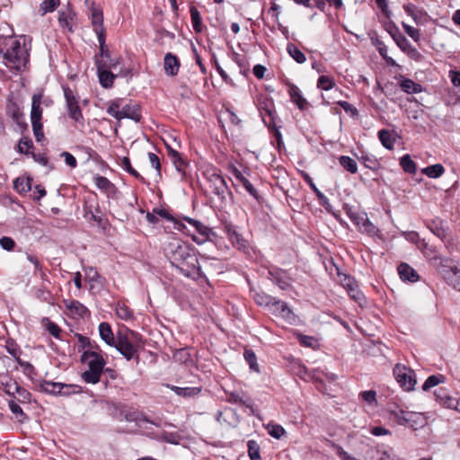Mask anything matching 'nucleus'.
<instances>
[{
  "label": "nucleus",
  "mask_w": 460,
  "mask_h": 460,
  "mask_svg": "<svg viewBox=\"0 0 460 460\" xmlns=\"http://www.w3.org/2000/svg\"><path fill=\"white\" fill-rule=\"evenodd\" d=\"M270 279L280 289L288 290L291 288L292 279L288 274L280 269L269 271Z\"/></svg>",
  "instance_id": "obj_14"
},
{
  "label": "nucleus",
  "mask_w": 460,
  "mask_h": 460,
  "mask_svg": "<svg viewBox=\"0 0 460 460\" xmlns=\"http://www.w3.org/2000/svg\"><path fill=\"white\" fill-rule=\"evenodd\" d=\"M169 155L178 172L185 173L186 162L182 159L180 153L175 150L169 149Z\"/></svg>",
  "instance_id": "obj_45"
},
{
  "label": "nucleus",
  "mask_w": 460,
  "mask_h": 460,
  "mask_svg": "<svg viewBox=\"0 0 460 460\" xmlns=\"http://www.w3.org/2000/svg\"><path fill=\"white\" fill-rule=\"evenodd\" d=\"M399 85L406 93H420L423 91L421 84L415 83L411 79L401 76Z\"/></svg>",
  "instance_id": "obj_30"
},
{
  "label": "nucleus",
  "mask_w": 460,
  "mask_h": 460,
  "mask_svg": "<svg viewBox=\"0 0 460 460\" xmlns=\"http://www.w3.org/2000/svg\"><path fill=\"white\" fill-rule=\"evenodd\" d=\"M100 84L104 88H111L113 85L116 75L106 69H97Z\"/></svg>",
  "instance_id": "obj_38"
},
{
  "label": "nucleus",
  "mask_w": 460,
  "mask_h": 460,
  "mask_svg": "<svg viewBox=\"0 0 460 460\" xmlns=\"http://www.w3.org/2000/svg\"><path fill=\"white\" fill-rule=\"evenodd\" d=\"M60 4V0H43L40 4L41 15L51 13L56 10Z\"/></svg>",
  "instance_id": "obj_54"
},
{
  "label": "nucleus",
  "mask_w": 460,
  "mask_h": 460,
  "mask_svg": "<svg viewBox=\"0 0 460 460\" xmlns=\"http://www.w3.org/2000/svg\"><path fill=\"white\" fill-rule=\"evenodd\" d=\"M358 219L362 221V227L360 228L363 232L367 233L370 236H374L377 234L378 229L376 226L369 221L367 215L359 216Z\"/></svg>",
  "instance_id": "obj_47"
},
{
  "label": "nucleus",
  "mask_w": 460,
  "mask_h": 460,
  "mask_svg": "<svg viewBox=\"0 0 460 460\" xmlns=\"http://www.w3.org/2000/svg\"><path fill=\"white\" fill-rule=\"evenodd\" d=\"M234 175L237 181L247 190V192H249L251 196H252L259 203H261L262 198L257 190L253 187V185L250 182V181L244 177L243 174L237 169L234 170Z\"/></svg>",
  "instance_id": "obj_22"
},
{
  "label": "nucleus",
  "mask_w": 460,
  "mask_h": 460,
  "mask_svg": "<svg viewBox=\"0 0 460 460\" xmlns=\"http://www.w3.org/2000/svg\"><path fill=\"white\" fill-rule=\"evenodd\" d=\"M248 454L251 460H261L260 456V447L254 440H249L247 443Z\"/></svg>",
  "instance_id": "obj_58"
},
{
  "label": "nucleus",
  "mask_w": 460,
  "mask_h": 460,
  "mask_svg": "<svg viewBox=\"0 0 460 460\" xmlns=\"http://www.w3.org/2000/svg\"><path fill=\"white\" fill-rule=\"evenodd\" d=\"M42 94L35 93L31 98V121H41L42 118Z\"/></svg>",
  "instance_id": "obj_26"
},
{
  "label": "nucleus",
  "mask_w": 460,
  "mask_h": 460,
  "mask_svg": "<svg viewBox=\"0 0 460 460\" xmlns=\"http://www.w3.org/2000/svg\"><path fill=\"white\" fill-rule=\"evenodd\" d=\"M17 363L22 368V372L31 380L34 379V376H36L35 367L27 361H23L22 359L18 360Z\"/></svg>",
  "instance_id": "obj_62"
},
{
  "label": "nucleus",
  "mask_w": 460,
  "mask_h": 460,
  "mask_svg": "<svg viewBox=\"0 0 460 460\" xmlns=\"http://www.w3.org/2000/svg\"><path fill=\"white\" fill-rule=\"evenodd\" d=\"M81 361L88 364V370L82 374V379L87 384L99 383L106 365L103 357L94 350L87 349L81 355Z\"/></svg>",
  "instance_id": "obj_2"
},
{
  "label": "nucleus",
  "mask_w": 460,
  "mask_h": 460,
  "mask_svg": "<svg viewBox=\"0 0 460 460\" xmlns=\"http://www.w3.org/2000/svg\"><path fill=\"white\" fill-rule=\"evenodd\" d=\"M182 220L187 222L193 230L191 231L185 226V229L181 231L190 235L195 243L201 244L207 241L211 232L209 227L205 226L199 220H196L189 217H183Z\"/></svg>",
  "instance_id": "obj_5"
},
{
  "label": "nucleus",
  "mask_w": 460,
  "mask_h": 460,
  "mask_svg": "<svg viewBox=\"0 0 460 460\" xmlns=\"http://www.w3.org/2000/svg\"><path fill=\"white\" fill-rule=\"evenodd\" d=\"M5 46L7 47L5 51L0 50V53L3 54L4 64L10 70L20 71L28 61L29 54L27 50L15 39H10Z\"/></svg>",
  "instance_id": "obj_1"
},
{
  "label": "nucleus",
  "mask_w": 460,
  "mask_h": 460,
  "mask_svg": "<svg viewBox=\"0 0 460 460\" xmlns=\"http://www.w3.org/2000/svg\"><path fill=\"white\" fill-rule=\"evenodd\" d=\"M376 46L378 50V53L385 60L387 65L392 66H396V62L394 61V59H393L391 57L387 55V47L383 41L376 40Z\"/></svg>",
  "instance_id": "obj_48"
},
{
  "label": "nucleus",
  "mask_w": 460,
  "mask_h": 460,
  "mask_svg": "<svg viewBox=\"0 0 460 460\" xmlns=\"http://www.w3.org/2000/svg\"><path fill=\"white\" fill-rule=\"evenodd\" d=\"M427 226L440 240H446L448 232V226L446 222L440 218H435L427 222Z\"/></svg>",
  "instance_id": "obj_17"
},
{
  "label": "nucleus",
  "mask_w": 460,
  "mask_h": 460,
  "mask_svg": "<svg viewBox=\"0 0 460 460\" xmlns=\"http://www.w3.org/2000/svg\"><path fill=\"white\" fill-rule=\"evenodd\" d=\"M267 429L271 437L278 439L280 438L285 434L284 428L278 424H269Z\"/></svg>",
  "instance_id": "obj_63"
},
{
  "label": "nucleus",
  "mask_w": 460,
  "mask_h": 460,
  "mask_svg": "<svg viewBox=\"0 0 460 460\" xmlns=\"http://www.w3.org/2000/svg\"><path fill=\"white\" fill-rule=\"evenodd\" d=\"M445 172V168L440 164L427 166L421 170V172L429 178L436 179L440 177Z\"/></svg>",
  "instance_id": "obj_40"
},
{
  "label": "nucleus",
  "mask_w": 460,
  "mask_h": 460,
  "mask_svg": "<svg viewBox=\"0 0 460 460\" xmlns=\"http://www.w3.org/2000/svg\"><path fill=\"white\" fill-rule=\"evenodd\" d=\"M18 385H19L15 380L6 375L3 376L0 379V388L9 395L13 396L15 394V392H17L18 389Z\"/></svg>",
  "instance_id": "obj_34"
},
{
  "label": "nucleus",
  "mask_w": 460,
  "mask_h": 460,
  "mask_svg": "<svg viewBox=\"0 0 460 460\" xmlns=\"http://www.w3.org/2000/svg\"><path fill=\"white\" fill-rule=\"evenodd\" d=\"M245 361L249 364L250 368L254 372H260V367L257 363V357L253 350L245 349L243 352Z\"/></svg>",
  "instance_id": "obj_49"
},
{
  "label": "nucleus",
  "mask_w": 460,
  "mask_h": 460,
  "mask_svg": "<svg viewBox=\"0 0 460 460\" xmlns=\"http://www.w3.org/2000/svg\"><path fill=\"white\" fill-rule=\"evenodd\" d=\"M31 181L32 180L16 178L13 181V187L18 192H27L31 190Z\"/></svg>",
  "instance_id": "obj_50"
},
{
  "label": "nucleus",
  "mask_w": 460,
  "mask_h": 460,
  "mask_svg": "<svg viewBox=\"0 0 460 460\" xmlns=\"http://www.w3.org/2000/svg\"><path fill=\"white\" fill-rule=\"evenodd\" d=\"M253 299L259 306H265L270 309V306L273 305V304L276 300V297H274L270 295H268L267 293H265L263 291H258V292L254 293Z\"/></svg>",
  "instance_id": "obj_36"
},
{
  "label": "nucleus",
  "mask_w": 460,
  "mask_h": 460,
  "mask_svg": "<svg viewBox=\"0 0 460 460\" xmlns=\"http://www.w3.org/2000/svg\"><path fill=\"white\" fill-rule=\"evenodd\" d=\"M166 387H168L170 390L174 392L177 395L184 397V398H191L199 395L201 391V386H195V387H179L173 385H166Z\"/></svg>",
  "instance_id": "obj_24"
},
{
  "label": "nucleus",
  "mask_w": 460,
  "mask_h": 460,
  "mask_svg": "<svg viewBox=\"0 0 460 460\" xmlns=\"http://www.w3.org/2000/svg\"><path fill=\"white\" fill-rule=\"evenodd\" d=\"M441 273L445 280L455 289L460 291V269L456 265H453L450 259L441 261Z\"/></svg>",
  "instance_id": "obj_9"
},
{
  "label": "nucleus",
  "mask_w": 460,
  "mask_h": 460,
  "mask_svg": "<svg viewBox=\"0 0 460 460\" xmlns=\"http://www.w3.org/2000/svg\"><path fill=\"white\" fill-rule=\"evenodd\" d=\"M406 416L407 419H405L406 421L404 426H407L413 429H418L419 428L423 427L425 425V418L423 414L420 412L409 411V413L406 414Z\"/></svg>",
  "instance_id": "obj_29"
},
{
  "label": "nucleus",
  "mask_w": 460,
  "mask_h": 460,
  "mask_svg": "<svg viewBox=\"0 0 460 460\" xmlns=\"http://www.w3.org/2000/svg\"><path fill=\"white\" fill-rule=\"evenodd\" d=\"M125 420L128 422H140V421L149 422V420L147 419V417L146 415H144L143 413L137 411L127 412L125 414Z\"/></svg>",
  "instance_id": "obj_59"
},
{
  "label": "nucleus",
  "mask_w": 460,
  "mask_h": 460,
  "mask_svg": "<svg viewBox=\"0 0 460 460\" xmlns=\"http://www.w3.org/2000/svg\"><path fill=\"white\" fill-rule=\"evenodd\" d=\"M93 181L95 186L102 191L107 198L109 199H114L117 196L118 189L115 186L114 183H112L108 178L102 176V175H96L93 177Z\"/></svg>",
  "instance_id": "obj_13"
},
{
  "label": "nucleus",
  "mask_w": 460,
  "mask_h": 460,
  "mask_svg": "<svg viewBox=\"0 0 460 460\" xmlns=\"http://www.w3.org/2000/svg\"><path fill=\"white\" fill-rule=\"evenodd\" d=\"M84 4L89 8L91 12V23L96 35L106 33V30L103 26L102 9L97 5L93 0H84Z\"/></svg>",
  "instance_id": "obj_11"
},
{
  "label": "nucleus",
  "mask_w": 460,
  "mask_h": 460,
  "mask_svg": "<svg viewBox=\"0 0 460 460\" xmlns=\"http://www.w3.org/2000/svg\"><path fill=\"white\" fill-rule=\"evenodd\" d=\"M378 138L382 145L388 150H393L394 146V139L387 129H381L378 131Z\"/></svg>",
  "instance_id": "obj_44"
},
{
  "label": "nucleus",
  "mask_w": 460,
  "mask_h": 460,
  "mask_svg": "<svg viewBox=\"0 0 460 460\" xmlns=\"http://www.w3.org/2000/svg\"><path fill=\"white\" fill-rule=\"evenodd\" d=\"M400 164L405 172L410 174H414L416 172V164L409 155H404L401 158Z\"/></svg>",
  "instance_id": "obj_46"
},
{
  "label": "nucleus",
  "mask_w": 460,
  "mask_h": 460,
  "mask_svg": "<svg viewBox=\"0 0 460 460\" xmlns=\"http://www.w3.org/2000/svg\"><path fill=\"white\" fill-rule=\"evenodd\" d=\"M257 108L264 123L268 126L275 125V110L272 99L267 96H261L257 101Z\"/></svg>",
  "instance_id": "obj_10"
},
{
  "label": "nucleus",
  "mask_w": 460,
  "mask_h": 460,
  "mask_svg": "<svg viewBox=\"0 0 460 460\" xmlns=\"http://www.w3.org/2000/svg\"><path fill=\"white\" fill-rule=\"evenodd\" d=\"M180 66H181L180 60L175 55H173L172 53H167L164 56V68L166 75H171V76L176 75L179 72Z\"/></svg>",
  "instance_id": "obj_21"
},
{
  "label": "nucleus",
  "mask_w": 460,
  "mask_h": 460,
  "mask_svg": "<svg viewBox=\"0 0 460 460\" xmlns=\"http://www.w3.org/2000/svg\"><path fill=\"white\" fill-rule=\"evenodd\" d=\"M121 119H130L136 122H139L142 119L140 107L137 104H127L121 108Z\"/></svg>",
  "instance_id": "obj_27"
},
{
  "label": "nucleus",
  "mask_w": 460,
  "mask_h": 460,
  "mask_svg": "<svg viewBox=\"0 0 460 460\" xmlns=\"http://www.w3.org/2000/svg\"><path fill=\"white\" fill-rule=\"evenodd\" d=\"M122 58L120 57L112 58L111 54H109V58H96V68L97 69H106L111 70V68H115L121 62Z\"/></svg>",
  "instance_id": "obj_31"
},
{
  "label": "nucleus",
  "mask_w": 460,
  "mask_h": 460,
  "mask_svg": "<svg viewBox=\"0 0 460 460\" xmlns=\"http://www.w3.org/2000/svg\"><path fill=\"white\" fill-rule=\"evenodd\" d=\"M211 177L214 183L213 193L217 195L218 197L224 198V195L228 189L226 180L224 179L223 176L217 173H213Z\"/></svg>",
  "instance_id": "obj_35"
},
{
  "label": "nucleus",
  "mask_w": 460,
  "mask_h": 460,
  "mask_svg": "<svg viewBox=\"0 0 460 460\" xmlns=\"http://www.w3.org/2000/svg\"><path fill=\"white\" fill-rule=\"evenodd\" d=\"M394 378L400 386L407 392L412 391L416 385L415 373L402 364H396L393 370Z\"/></svg>",
  "instance_id": "obj_6"
},
{
  "label": "nucleus",
  "mask_w": 460,
  "mask_h": 460,
  "mask_svg": "<svg viewBox=\"0 0 460 460\" xmlns=\"http://www.w3.org/2000/svg\"><path fill=\"white\" fill-rule=\"evenodd\" d=\"M303 179L305 180V181L309 185V187L311 188V190L315 193L320 204H322L323 206H326L329 204V199L322 192L318 190V188L316 187V185L314 184L313 179L310 177V175L306 172H304L303 173Z\"/></svg>",
  "instance_id": "obj_37"
},
{
  "label": "nucleus",
  "mask_w": 460,
  "mask_h": 460,
  "mask_svg": "<svg viewBox=\"0 0 460 460\" xmlns=\"http://www.w3.org/2000/svg\"><path fill=\"white\" fill-rule=\"evenodd\" d=\"M9 408L11 411L16 416L18 420L20 422H23V420L26 419V414L23 412L22 409L15 403L14 402L11 401L9 402Z\"/></svg>",
  "instance_id": "obj_64"
},
{
  "label": "nucleus",
  "mask_w": 460,
  "mask_h": 460,
  "mask_svg": "<svg viewBox=\"0 0 460 460\" xmlns=\"http://www.w3.org/2000/svg\"><path fill=\"white\" fill-rule=\"evenodd\" d=\"M288 92L290 96V100L295 103L297 108L304 111L308 106V102L305 98L302 95L300 89L294 84H288Z\"/></svg>",
  "instance_id": "obj_18"
},
{
  "label": "nucleus",
  "mask_w": 460,
  "mask_h": 460,
  "mask_svg": "<svg viewBox=\"0 0 460 460\" xmlns=\"http://www.w3.org/2000/svg\"><path fill=\"white\" fill-rule=\"evenodd\" d=\"M334 86H335V82L332 77L327 76V75H321L318 78V81H317L318 88L324 90V91H329V90L332 89Z\"/></svg>",
  "instance_id": "obj_57"
},
{
  "label": "nucleus",
  "mask_w": 460,
  "mask_h": 460,
  "mask_svg": "<svg viewBox=\"0 0 460 460\" xmlns=\"http://www.w3.org/2000/svg\"><path fill=\"white\" fill-rule=\"evenodd\" d=\"M99 333L101 339L109 346L113 347L117 341L112 332L111 326L106 322H102L99 324Z\"/></svg>",
  "instance_id": "obj_25"
},
{
  "label": "nucleus",
  "mask_w": 460,
  "mask_h": 460,
  "mask_svg": "<svg viewBox=\"0 0 460 460\" xmlns=\"http://www.w3.org/2000/svg\"><path fill=\"white\" fill-rule=\"evenodd\" d=\"M287 51L298 64H304L305 62V55L295 44L288 43Z\"/></svg>",
  "instance_id": "obj_43"
},
{
  "label": "nucleus",
  "mask_w": 460,
  "mask_h": 460,
  "mask_svg": "<svg viewBox=\"0 0 460 460\" xmlns=\"http://www.w3.org/2000/svg\"><path fill=\"white\" fill-rule=\"evenodd\" d=\"M63 91L68 116L75 122L84 124V116L78 104L77 97L75 95L73 90L68 86H63Z\"/></svg>",
  "instance_id": "obj_7"
},
{
  "label": "nucleus",
  "mask_w": 460,
  "mask_h": 460,
  "mask_svg": "<svg viewBox=\"0 0 460 460\" xmlns=\"http://www.w3.org/2000/svg\"><path fill=\"white\" fill-rule=\"evenodd\" d=\"M107 113L116 119L118 121L121 120V109L119 100L111 101L107 108Z\"/></svg>",
  "instance_id": "obj_51"
},
{
  "label": "nucleus",
  "mask_w": 460,
  "mask_h": 460,
  "mask_svg": "<svg viewBox=\"0 0 460 460\" xmlns=\"http://www.w3.org/2000/svg\"><path fill=\"white\" fill-rule=\"evenodd\" d=\"M116 314L118 317L122 320L128 321L133 318L132 310L125 304H118L116 307Z\"/></svg>",
  "instance_id": "obj_53"
},
{
  "label": "nucleus",
  "mask_w": 460,
  "mask_h": 460,
  "mask_svg": "<svg viewBox=\"0 0 460 460\" xmlns=\"http://www.w3.org/2000/svg\"><path fill=\"white\" fill-rule=\"evenodd\" d=\"M5 348L8 353L14 358L16 362L21 359L20 347L13 340L6 341Z\"/></svg>",
  "instance_id": "obj_61"
},
{
  "label": "nucleus",
  "mask_w": 460,
  "mask_h": 460,
  "mask_svg": "<svg viewBox=\"0 0 460 460\" xmlns=\"http://www.w3.org/2000/svg\"><path fill=\"white\" fill-rule=\"evenodd\" d=\"M121 165L125 171H127L130 175L135 177L141 181H144V178L137 172L131 165L130 159L127 156L122 157Z\"/></svg>",
  "instance_id": "obj_55"
},
{
  "label": "nucleus",
  "mask_w": 460,
  "mask_h": 460,
  "mask_svg": "<svg viewBox=\"0 0 460 460\" xmlns=\"http://www.w3.org/2000/svg\"><path fill=\"white\" fill-rule=\"evenodd\" d=\"M397 46L403 51L411 59L420 62L423 59L420 52L411 44L405 36H398Z\"/></svg>",
  "instance_id": "obj_15"
},
{
  "label": "nucleus",
  "mask_w": 460,
  "mask_h": 460,
  "mask_svg": "<svg viewBox=\"0 0 460 460\" xmlns=\"http://www.w3.org/2000/svg\"><path fill=\"white\" fill-rule=\"evenodd\" d=\"M166 257L175 268L182 261L183 258L193 252V249L180 240L173 239L164 249Z\"/></svg>",
  "instance_id": "obj_4"
},
{
  "label": "nucleus",
  "mask_w": 460,
  "mask_h": 460,
  "mask_svg": "<svg viewBox=\"0 0 460 460\" xmlns=\"http://www.w3.org/2000/svg\"><path fill=\"white\" fill-rule=\"evenodd\" d=\"M75 16V13L68 4L66 8L58 12V22L61 28L67 29L69 31H73L72 21Z\"/></svg>",
  "instance_id": "obj_19"
},
{
  "label": "nucleus",
  "mask_w": 460,
  "mask_h": 460,
  "mask_svg": "<svg viewBox=\"0 0 460 460\" xmlns=\"http://www.w3.org/2000/svg\"><path fill=\"white\" fill-rule=\"evenodd\" d=\"M176 268L188 278L197 279L201 277L199 259L194 252L183 258L182 261Z\"/></svg>",
  "instance_id": "obj_8"
},
{
  "label": "nucleus",
  "mask_w": 460,
  "mask_h": 460,
  "mask_svg": "<svg viewBox=\"0 0 460 460\" xmlns=\"http://www.w3.org/2000/svg\"><path fill=\"white\" fill-rule=\"evenodd\" d=\"M154 213L162 217L163 218H165L168 221L173 222L175 225L174 227L177 230L185 229V225L182 224L180 220L176 219L174 217H172L167 210L163 208H154Z\"/></svg>",
  "instance_id": "obj_41"
},
{
  "label": "nucleus",
  "mask_w": 460,
  "mask_h": 460,
  "mask_svg": "<svg viewBox=\"0 0 460 460\" xmlns=\"http://www.w3.org/2000/svg\"><path fill=\"white\" fill-rule=\"evenodd\" d=\"M388 411L391 418H393L397 422V424L404 426L406 421L405 419H407L406 414L409 413V411L402 410L396 404H389Z\"/></svg>",
  "instance_id": "obj_32"
},
{
  "label": "nucleus",
  "mask_w": 460,
  "mask_h": 460,
  "mask_svg": "<svg viewBox=\"0 0 460 460\" xmlns=\"http://www.w3.org/2000/svg\"><path fill=\"white\" fill-rule=\"evenodd\" d=\"M225 230L226 232L227 238L233 244V246L236 247L239 250L246 248V241L242 236L241 234L237 232V230L231 225H226L225 226Z\"/></svg>",
  "instance_id": "obj_20"
},
{
  "label": "nucleus",
  "mask_w": 460,
  "mask_h": 460,
  "mask_svg": "<svg viewBox=\"0 0 460 460\" xmlns=\"http://www.w3.org/2000/svg\"><path fill=\"white\" fill-rule=\"evenodd\" d=\"M339 163L344 170H346L347 172H349L352 174H354L358 172L357 162L353 158H351L348 155L340 156Z\"/></svg>",
  "instance_id": "obj_39"
},
{
  "label": "nucleus",
  "mask_w": 460,
  "mask_h": 460,
  "mask_svg": "<svg viewBox=\"0 0 460 460\" xmlns=\"http://www.w3.org/2000/svg\"><path fill=\"white\" fill-rule=\"evenodd\" d=\"M190 18H191V23L193 26V30L196 32L200 33L203 30V25H202L201 16H200L199 10L195 6H190Z\"/></svg>",
  "instance_id": "obj_42"
},
{
  "label": "nucleus",
  "mask_w": 460,
  "mask_h": 460,
  "mask_svg": "<svg viewBox=\"0 0 460 460\" xmlns=\"http://www.w3.org/2000/svg\"><path fill=\"white\" fill-rule=\"evenodd\" d=\"M99 42L100 53L95 56L96 58H109L110 51L106 46V33L97 34Z\"/></svg>",
  "instance_id": "obj_52"
},
{
  "label": "nucleus",
  "mask_w": 460,
  "mask_h": 460,
  "mask_svg": "<svg viewBox=\"0 0 460 460\" xmlns=\"http://www.w3.org/2000/svg\"><path fill=\"white\" fill-rule=\"evenodd\" d=\"M64 303L70 313L76 316L84 318L90 314L87 307L77 300H65Z\"/></svg>",
  "instance_id": "obj_28"
},
{
  "label": "nucleus",
  "mask_w": 460,
  "mask_h": 460,
  "mask_svg": "<svg viewBox=\"0 0 460 460\" xmlns=\"http://www.w3.org/2000/svg\"><path fill=\"white\" fill-rule=\"evenodd\" d=\"M141 338L139 334L133 331L128 332H117V341L113 346L127 359L135 358L139 361L138 349L141 346Z\"/></svg>",
  "instance_id": "obj_3"
},
{
  "label": "nucleus",
  "mask_w": 460,
  "mask_h": 460,
  "mask_svg": "<svg viewBox=\"0 0 460 460\" xmlns=\"http://www.w3.org/2000/svg\"><path fill=\"white\" fill-rule=\"evenodd\" d=\"M269 310L275 316L280 317L288 322H291L295 319V314L292 309L286 302L280 299L276 298L273 305L270 306Z\"/></svg>",
  "instance_id": "obj_12"
},
{
  "label": "nucleus",
  "mask_w": 460,
  "mask_h": 460,
  "mask_svg": "<svg viewBox=\"0 0 460 460\" xmlns=\"http://www.w3.org/2000/svg\"><path fill=\"white\" fill-rule=\"evenodd\" d=\"M397 270L402 280L410 281L412 283L419 280V275L417 271L409 264L402 262L398 266Z\"/></svg>",
  "instance_id": "obj_23"
},
{
  "label": "nucleus",
  "mask_w": 460,
  "mask_h": 460,
  "mask_svg": "<svg viewBox=\"0 0 460 460\" xmlns=\"http://www.w3.org/2000/svg\"><path fill=\"white\" fill-rule=\"evenodd\" d=\"M226 401L232 404H238L241 406H245L249 408L252 413H254L253 406L252 404V400L250 397L246 396L243 391H233L226 393Z\"/></svg>",
  "instance_id": "obj_16"
},
{
  "label": "nucleus",
  "mask_w": 460,
  "mask_h": 460,
  "mask_svg": "<svg viewBox=\"0 0 460 460\" xmlns=\"http://www.w3.org/2000/svg\"><path fill=\"white\" fill-rule=\"evenodd\" d=\"M40 390L51 394H60L64 384L42 380L39 383Z\"/></svg>",
  "instance_id": "obj_33"
},
{
  "label": "nucleus",
  "mask_w": 460,
  "mask_h": 460,
  "mask_svg": "<svg viewBox=\"0 0 460 460\" xmlns=\"http://www.w3.org/2000/svg\"><path fill=\"white\" fill-rule=\"evenodd\" d=\"M33 148L32 141L28 137H22L18 144V151L21 154L31 155L30 150Z\"/></svg>",
  "instance_id": "obj_60"
},
{
  "label": "nucleus",
  "mask_w": 460,
  "mask_h": 460,
  "mask_svg": "<svg viewBox=\"0 0 460 460\" xmlns=\"http://www.w3.org/2000/svg\"><path fill=\"white\" fill-rule=\"evenodd\" d=\"M349 296L355 300L360 306L366 304V297L358 288V285L354 286L349 292Z\"/></svg>",
  "instance_id": "obj_56"
}]
</instances>
